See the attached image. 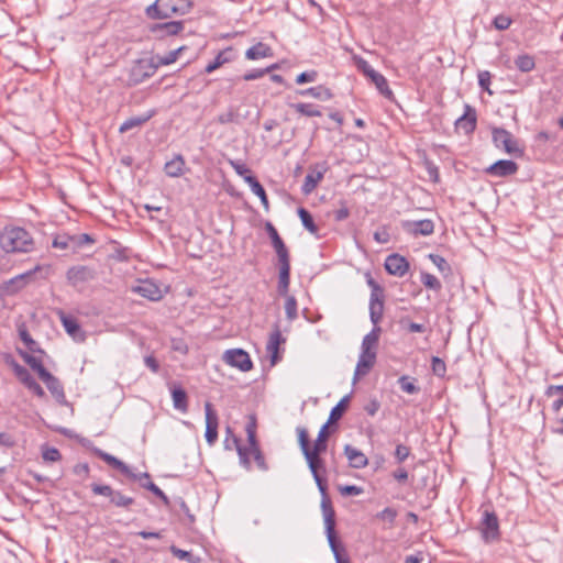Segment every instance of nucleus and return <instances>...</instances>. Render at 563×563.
Listing matches in <instances>:
<instances>
[{"label":"nucleus","instance_id":"9b49d317","mask_svg":"<svg viewBox=\"0 0 563 563\" xmlns=\"http://www.w3.org/2000/svg\"><path fill=\"white\" fill-rule=\"evenodd\" d=\"M95 453L98 457H100L107 464H109L110 466H112L115 470H119L122 474H124L129 478H132L134 481H141L142 478L150 479L148 473H143L139 476V475L134 474L133 472H131L129 466L125 463H123L121 460L117 459L115 456H113L100 449H96Z\"/></svg>","mask_w":563,"mask_h":563},{"label":"nucleus","instance_id":"f03ea898","mask_svg":"<svg viewBox=\"0 0 563 563\" xmlns=\"http://www.w3.org/2000/svg\"><path fill=\"white\" fill-rule=\"evenodd\" d=\"M321 453L309 452L308 455H303L309 470L312 474V477L318 486V489L321 494V510L323 518L334 516L335 511L333 509L331 499L327 493V483L323 478V474L327 472L324 461L321 459Z\"/></svg>","mask_w":563,"mask_h":563},{"label":"nucleus","instance_id":"de8ad7c7","mask_svg":"<svg viewBox=\"0 0 563 563\" xmlns=\"http://www.w3.org/2000/svg\"><path fill=\"white\" fill-rule=\"evenodd\" d=\"M515 65L520 71L529 73L534 68L536 63L531 55L522 54L515 59Z\"/></svg>","mask_w":563,"mask_h":563},{"label":"nucleus","instance_id":"338daca9","mask_svg":"<svg viewBox=\"0 0 563 563\" xmlns=\"http://www.w3.org/2000/svg\"><path fill=\"white\" fill-rule=\"evenodd\" d=\"M410 455V448L405 444L396 445L394 456L398 463H402Z\"/></svg>","mask_w":563,"mask_h":563},{"label":"nucleus","instance_id":"39448f33","mask_svg":"<svg viewBox=\"0 0 563 563\" xmlns=\"http://www.w3.org/2000/svg\"><path fill=\"white\" fill-rule=\"evenodd\" d=\"M93 495L103 496L108 498V507H117L129 510L134 505L135 499L131 496L122 494L120 490L114 489L107 484L92 483L90 485Z\"/></svg>","mask_w":563,"mask_h":563},{"label":"nucleus","instance_id":"cd10ccee","mask_svg":"<svg viewBox=\"0 0 563 563\" xmlns=\"http://www.w3.org/2000/svg\"><path fill=\"white\" fill-rule=\"evenodd\" d=\"M227 438L231 439L233 445L235 446L240 464L247 471L252 468L251 460L249 459V449L247 446L241 445L240 439L233 433L230 427L227 428Z\"/></svg>","mask_w":563,"mask_h":563},{"label":"nucleus","instance_id":"8fccbe9b","mask_svg":"<svg viewBox=\"0 0 563 563\" xmlns=\"http://www.w3.org/2000/svg\"><path fill=\"white\" fill-rule=\"evenodd\" d=\"M400 328L409 333H422L426 332L427 328L424 324L416 323L410 321L408 317H402L399 320Z\"/></svg>","mask_w":563,"mask_h":563},{"label":"nucleus","instance_id":"4468645a","mask_svg":"<svg viewBox=\"0 0 563 563\" xmlns=\"http://www.w3.org/2000/svg\"><path fill=\"white\" fill-rule=\"evenodd\" d=\"M481 526L485 541H493L499 538V522L495 512L485 510Z\"/></svg>","mask_w":563,"mask_h":563},{"label":"nucleus","instance_id":"6e6d98bb","mask_svg":"<svg viewBox=\"0 0 563 563\" xmlns=\"http://www.w3.org/2000/svg\"><path fill=\"white\" fill-rule=\"evenodd\" d=\"M52 245L53 247L55 249H60V250H69L71 251V239H70V234H67V233H62V234H57L53 242H52Z\"/></svg>","mask_w":563,"mask_h":563},{"label":"nucleus","instance_id":"f3484780","mask_svg":"<svg viewBox=\"0 0 563 563\" xmlns=\"http://www.w3.org/2000/svg\"><path fill=\"white\" fill-rule=\"evenodd\" d=\"M184 21H168L162 23H154L148 27L150 32L157 37L178 35L184 31Z\"/></svg>","mask_w":563,"mask_h":563},{"label":"nucleus","instance_id":"6ab92c4d","mask_svg":"<svg viewBox=\"0 0 563 563\" xmlns=\"http://www.w3.org/2000/svg\"><path fill=\"white\" fill-rule=\"evenodd\" d=\"M286 339L283 336L279 325L274 324L273 331L269 334L266 351L271 356V364L274 366L280 361L279 345L285 343Z\"/></svg>","mask_w":563,"mask_h":563},{"label":"nucleus","instance_id":"9d476101","mask_svg":"<svg viewBox=\"0 0 563 563\" xmlns=\"http://www.w3.org/2000/svg\"><path fill=\"white\" fill-rule=\"evenodd\" d=\"M223 360L232 367L242 372H249L253 367L252 360L247 352L242 349H232L224 352Z\"/></svg>","mask_w":563,"mask_h":563},{"label":"nucleus","instance_id":"3c124183","mask_svg":"<svg viewBox=\"0 0 563 563\" xmlns=\"http://www.w3.org/2000/svg\"><path fill=\"white\" fill-rule=\"evenodd\" d=\"M429 260L438 267V269L445 276L452 273L450 264L444 257L438 254H429Z\"/></svg>","mask_w":563,"mask_h":563},{"label":"nucleus","instance_id":"c9c22d12","mask_svg":"<svg viewBox=\"0 0 563 563\" xmlns=\"http://www.w3.org/2000/svg\"><path fill=\"white\" fill-rule=\"evenodd\" d=\"M231 53H232V48L229 47L224 51H221L212 62H210L206 68H205V71L207 74H211L212 71H214L216 69H218L219 67H221L223 64L225 63H229L231 59H232V56H231Z\"/></svg>","mask_w":563,"mask_h":563},{"label":"nucleus","instance_id":"69168bd1","mask_svg":"<svg viewBox=\"0 0 563 563\" xmlns=\"http://www.w3.org/2000/svg\"><path fill=\"white\" fill-rule=\"evenodd\" d=\"M492 79V74L488 70H483L478 73V85L479 87L487 91L489 95H493V91L489 89Z\"/></svg>","mask_w":563,"mask_h":563},{"label":"nucleus","instance_id":"c03bdc74","mask_svg":"<svg viewBox=\"0 0 563 563\" xmlns=\"http://www.w3.org/2000/svg\"><path fill=\"white\" fill-rule=\"evenodd\" d=\"M290 107L299 114L306 117H320L322 114L321 111L312 103L299 102L292 103Z\"/></svg>","mask_w":563,"mask_h":563},{"label":"nucleus","instance_id":"4be33fe9","mask_svg":"<svg viewBox=\"0 0 563 563\" xmlns=\"http://www.w3.org/2000/svg\"><path fill=\"white\" fill-rule=\"evenodd\" d=\"M38 271H41V266H35L33 269H30L5 282L3 285L4 292L7 295L16 294L19 290H21L27 285L33 275Z\"/></svg>","mask_w":563,"mask_h":563},{"label":"nucleus","instance_id":"c85d7f7f","mask_svg":"<svg viewBox=\"0 0 563 563\" xmlns=\"http://www.w3.org/2000/svg\"><path fill=\"white\" fill-rule=\"evenodd\" d=\"M384 312V297H376V294H371L369 298V318L374 327H379L378 323L383 318Z\"/></svg>","mask_w":563,"mask_h":563},{"label":"nucleus","instance_id":"0eeeda50","mask_svg":"<svg viewBox=\"0 0 563 563\" xmlns=\"http://www.w3.org/2000/svg\"><path fill=\"white\" fill-rule=\"evenodd\" d=\"M256 417L254 415L249 416L247 423L245 426V432L247 434V442H249V456L252 454L254 456V460L257 464V467L261 471H267L268 466L265 462V457L260 449L257 439H256Z\"/></svg>","mask_w":563,"mask_h":563},{"label":"nucleus","instance_id":"ddd939ff","mask_svg":"<svg viewBox=\"0 0 563 563\" xmlns=\"http://www.w3.org/2000/svg\"><path fill=\"white\" fill-rule=\"evenodd\" d=\"M206 433L205 438L209 445L214 444L218 439L219 417L211 402L205 404Z\"/></svg>","mask_w":563,"mask_h":563},{"label":"nucleus","instance_id":"052dcab7","mask_svg":"<svg viewBox=\"0 0 563 563\" xmlns=\"http://www.w3.org/2000/svg\"><path fill=\"white\" fill-rule=\"evenodd\" d=\"M298 432V442L303 455H308L311 452V448L309 444L308 432L305 428H297Z\"/></svg>","mask_w":563,"mask_h":563},{"label":"nucleus","instance_id":"72a5a7b5","mask_svg":"<svg viewBox=\"0 0 563 563\" xmlns=\"http://www.w3.org/2000/svg\"><path fill=\"white\" fill-rule=\"evenodd\" d=\"M380 332H382L380 327H374L372 329V331L363 338L361 351L376 352Z\"/></svg>","mask_w":563,"mask_h":563},{"label":"nucleus","instance_id":"0e129e2a","mask_svg":"<svg viewBox=\"0 0 563 563\" xmlns=\"http://www.w3.org/2000/svg\"><path fill=\"white\" fill-rule=\"evenodd\" d=\"M142 487L152 492L155 496H157L166 506L169 505V498L165 495V493L153 482L142 483Z\"/></svg>","mask_w":563,"mask_h":563},{"label":"nucleus","instance_id":"f257e3e1","mask_svg":"<svg viewBox=\"0 0 563 563\" xmlns=\"http://www.w3.org/2000/svg\"><path fill=\"white\" fill-rule=\"evenodd\" d=\"M265 230L272 241V245L277 254L278 258V285L277 290L279 295H286L290 284V256L286 244L278 234L276 228L271 223L266 222Z\"/></svg>","mask_w":563,"mask_h":563},{"label":"nucleus","instance_id":"864d4df0","mask_svg":"<svg viewBox=\"0 0 563 563\" xmlns=\"http://www.w3.org/2000/svg\"><path fill=\"white\" fill-rule=\"evenodd\" d=\"M399 387L402 391L407 394H417L420 388L415 384V379H410L408 376L402 375L398 378Z\"/></svg>","mask_w":563,"mask_h":563},{"label":"nucleus","instance_id":"4c0bfd02","mask_svg":"<svg viewBox=\"0 0 563 563\" xmlns=\"http://www.w3.org/2000/svg\"><path fill=\"white\" fill-rule=\"evenodd\" d=\"M245 183L249 184L252 192L256 195L265 209H268V198L264 187L260 184L256 177L245 178Z\"/></svg>","mask_w":563,"mask_h":563},{"label":"nucleus","instance_id":"e2e57ef3","mask_svg":"<svg viewBox=\"0 0 563 563\" xmlns=\"http://www.w3.org/2000/svg\"><path fill=\"white\" fill-rule=\"evenodd\" d=\"M431 368L433 374L437 375L438 377H444L446 373V365L444 361L438 356H432Z\"/></svg>","mask_w":563,"mask_h":563},{"label":"nucleus","instance_id":"423d86ee","mask_svg":"<svg viewBox=\"0 0 563 563\" xmlns=\"http://www.w3.org/2000/svg\"><path fill=\"white\" fill-rule=\"evenodd\" d=\"M493 143L497 148L504 150L507 154L515 157L525 155V146L509 131L503 128L492 130Z\"/></svg>","mask_w":563,"mask_h":563},{"label":"nucleus","instance_id":"dca6fc26","mask_svg":"<svg viewBox=\"0 0 563 563\" xmlns=\"http://www.w3.org/2000/svg\"><path fill=\"white\" fill-rule=\"evenodd\" d=\"M519 169L517 163L510 159H499L485 168V173L493 177H508L515 175Z\"/></svg>","mask_w":563,"mask_h":563},{"label":"nucleus","instance_id":"a878e982","mask_svg":"<svg viewBox=\"0 0 563 563\" xmlns=\"http://www.w3.org/2000/svg\"><path fill=\"white\" fill-rule=\"evenodd\" d=\"M344 454L353 468H364L368 464L366 455L351 444L344 446Z\"/></svg>","mask_w":563,"mask_h":563},{"label":"nucleus","instance_id":"412c9836","mask_svg":"<svg viewBox=\"0 0 563 563\" xmlns=\"http://www.w3.org/2000/svg\"><path fill=\"white\" fill-rule=\"evenodd\" d=\"M385 269L388 274L402 277L409 271V262L402 255L397 253L390 254L385 260Z\"/></svg>","mask_w":563,"mask_h":563},{"label":"nucleus","instance_id":"4d7b16f0","mask_svg":"<svg viewBox=\"0 0 563 563\" xmlns=\"http://www.w3.org/2000/svg\"><path fill=\"white\" fill-rule=\"evenodd\" d=\"M229 164L230 166L234 169V172L241 176L244 180L245 178L247 177H254L252 175V172L251 169L246 166V164H244L243 162L241 161H235V159H229Z\"/></svg>","mask_w":563,"mask_h":563},{"label":"nucleus","instance_id":"2f4dec72","mask_svg":"<svg viewBox=\"0 0 563 563\" xmlns=\"http://www.w3.org/2000/svg\"><path fill=\"white\" fill-rule=\"evenodd\" d=\"M368 79L372 81V84L375 85V87L377 88V90L379 91V93L382 96H384L385 98H387L388 100H391L394 99V92L393 90L389 88L388 86V81L386 79V77L384 75H382L378 71H374L369 77Z\"/></svg>","mask_w":563,"mask_h":563},{"label":"nucleus","instance_id":"e433bc0d","mask_svg":"<svg viewBox=\"0 0 563 563\" xmlns=\"http://www.w3.org/2000/svg\"><path fill=\"white\" fill-rule=\"evenodd\" d=\"M19 355L23 358V361L37 373L38 377L41 378L43 375H45L48 371L43 366V363L40 358L19 350Z\"/></svg>","mask_w":563,"mask_h":563},{"label":"nucleus","instance_id":"1a4fd4ad","mask_svg":"<svg viewBox=\"0 0 563 563\" xmlns=\"http://www.w3.org/2000/svg\"><path fill=\"white\" fill-rule=\"evenodd\" d=\"M97 271L88 265H75L67 269L66 279L75 288L96 279Z\"/></svg>","mask_w":563,"mask_h":563},{"label":"nucleus","instance_id":"37998d69","mask_svg":"<svg viewBox=\"0 0 563 563\" xmlns=\"http://www.w3.org/2000/svg\"><path fill=\"white\" fill-rule=\"evenodd\" d=\"M297 212L305 229L308 230L311 234H317L319 229L316 225L311 213L302 207H300Z\"/></svg>","mask_w":563,"mask_h":563},{"label":"nucleus","instance_id":"ea45409f","mask_svg":"<svg viewBox=\"0 0 563 563\" xmlns=\"http://www.w3.org/2000/svg\"><path fill=\"white\" fill-rule=\"evenodd\" d=\"M299 93L301 96H311L316 99H321V100H330L333 97L331 90L321 85L316 86V87H310L305 90H300Z\"/></svg>","mask_w":563,"mask_h":563},{"label":"nucleus","instance_id":"680f3d73","mask_svg":"<svg viewBox=\"0 0 563 563\" xmlns=\"http://www.w3.org/2000/svg\"><path fill=\"white\" fill-rule=\"evenodd\" d=\"M512 20L510 16L505 14H498L493 20V25L498 31H506L511 25Z\"/></svg>","mask_w":563,"mask_h":563},{"label":"nucleus","instance_id":"09e8293b","mask_svg":"<svg viewBox=\"0 0 563 563\" xmlns=\"http://www.w3.org/2000/svg\"><path fill=\"white\" fill-rule=\"evenodd\" d=\"M12 368L15 376L25 387H27L35 379L24 366L16 362H13Z\"/></svg>","mask_w":563,"mask_h":563},{"label":"nucleus","instance_id":"a19ab883","mask_svg":"<svg viewBox=\"0 0 563 563\" xmlns=\"http://www.w3.org/2000/svg\"><path fill=\"white\" fill-rule=\"evenodd\" d=\"M350 402V395L344 396L330 411L328 423H333L340 420L345 412Z\"/></svg>","mask_w":563,"mask_h":563},{"label":"nucleus","instance_id":"774afa93","mask_svg":"<svg viewBox=\"0 0 563 563\" xmlns=\"http://www.w3.org/2000/svg\"><path fill=\"white\" fill-rule=\"evenodd\" d=\"M42 457L47 462H57L62 459V454L56 448H46L42 452Z\"/></svg>","mask_w":563,"mask_h":563},{"label":"nucleus","instance_id":"bf43d9fd","mask_svg":"<svg viewBox=\"0 0 563 563\" xmlns=\"http://www.w3.org/2000/svg\"><path fill=\"white\" fill-rule=\"evenodd\" d=\"M353 62L356 68L367 78L375 71V69L358 55L353 56Z\"/></svg>","mask_w":563,"mask_h":563},{"label":"nucleus","instance_id":"bb28decb","mask_svg":"<svg viewBox=\"0 0 563 563\" xmlns=\"http://www.w3.org/2000/svg\"><path fill=\"white\" fill-rule=\"evenodd\" d=\"M170 393H172V399L174 408L177 409L180 412H187L188 411V396L186 390L176 383H173L170 385Z\"/></svg>","mask_w":563,"mask_h":563},{"label":"nucleus","instance_id":"c756f323","mask_svg":"<svg viewBox=\"0 0 563 563\" xmlns=\"http://www.w3.org/2000/svg\"><path fill=\"white\" fill-rule=\"evenodd\" d=\"M274 53L272 47L263 42L256 43L245 52V57L250 60L272 57Z\"/></svg>","mask_w":563,"mask_h":563},{"label":"nucleus","instance_id":"b1692460","mask_svg":"<svg viewBox=\"0 0 563 563\" xmlns=\"http://www.w3.org/2000/svg\"><path fill=\"white\" fill-rule=\"evenodd\" d=\"M60 321L64 325L65 331L77 342H84L86 339L85 332L81 330L77 319L67 316L65 312H59Z\"/></svg>","mask_w":563,"mask_h":563},{"label":"nucleus","instance_id":"7ed1b4c3","mask_svg":"<svg viewBox=\"0 0 563 563\" xmlns=\"http://www.w3.org/2000/svg\"><path fill=\"white\" fill-rule=\"evenodd\" d=\"M0 247L5 253H27L34 247L31 234L20 227H7L0 232Z\"/></svg>","mask_w":563,"mask_h":563},{"label":"nucleus","instance_id":"a211bd4d","mask_svg":"<svg viewBox=\"0 0 563 563\" xmlns=\"http://www.w3.org/2000/svg\"><path fill=\"white\" fill-rule=\"evenodd\" d=\"M402 229L405 232L412 236L423 235L428 236L431 235L434 231V223L430 219H423V220H417V221H402L401 223Z\"/></svg>","mask_w":563,"mask_h":563},{"label":"nucleus","instance_id":"473e14b6","mask_svg":"<svg viewBox=\"0 0 563 563\" xmlns=\"http://www.w3.org/2000/svg\"><path fill=\"white\" fill-rule=\"evenodd\" d=\"M185 164L183 155L178 154L165 163L164 172L169 177H180L184 174Z\"/></svg>","mask_w":563,"mask_h":563},{"label":"nucleus","instance_id":"f704fd0d","mask_svg":"<svg viewBox=\"0 0 563 563\" xmlns=\"http://www.w3.org/2000/svg\"><path fill=\"white\" fill-rule=\"evenodd\" d=\"M323 173L322 172H312L306 175L301 191L303 195H310L318 186V184L322 180Z\"/></svg>","mask_w":563,"mask_h":563},{"label":"nucleus","instance_id":"5701e85b","mask_svg":"<svg viewBox=\"0 0 563 563\" xmlns=\"http://www.w3.org/2000/svg\"><path fill=\"white\" fill-rule=\"evenodd\" d=\"M377 352L361 351L358 361L355 367L353 382H357L361 377L367 375L376 362Z\"/></svg>","mask_w":563,"mask_h":563},{"label":"nucleus","instance_id":"aec40b11","mask_svg":"<svg viewBox=\"0 0 563 563\" xmlns=\"http://www.w3.org/2000/svg\"><path fill=\"white\" fill-rule=\"evenodd\" d=\"M131 290L151 301H158L163 298L158 285L150 279L141 280L137 285L132 286Z\"/></svg>","mask_w":563,"mask_h":563},{"label":"nucleus","instance_id":"2eb2a0df","mask_svg":"<svg viewBox=\"0 0 563 563\" xmlns=\"http://www.w3.org/2000/svg\"><path fill=\"white\" fill-rule=\"evenodd\" d=\"M454 125L456 130L463 131L466 135L473 133L477 125V113L475 108L470 104H465L464 113L455 120Z\"/></svg>","mask_w":563,"mask_h":563},{"label":"nucleus","instance_id":"20e7f679","mask_svg":"<svg viewBox=\"0 0 563 563\" xmlns=\"http://www.w3.org/2000/svg\"><path fill=\"white\" fill-rule=\"evenodd\" d=\"M192 8V0H155L146 7L145 14L151 20H166L174 15H185Z\"/></svg>","mask_w":563,"mask_h":563},{"label":"nucleus","instance_id":"5fc2aeb1","mask_svg":"<svg viewBox=\"0 0 563 563\" xmlns=\"http://www.w3.org/2000/svg\"><path fill=\"white\" fill-rule=\"evenodd\" d=\"M169 551L172 554L178 559L186 560L189 563H199L200 559L198 556H195L191 552L181 550L177 548L176 545H172L169 548Z\"/></svg>","mask_w":563,"mask_h":563},{"label":"nucleus","instance_id":"f8f14e48","mask_svg":"<svg viewBox=\"0 0 563 563\" xmlns=\"http://www.w3.org/2000/svg\"><path fill=\"white\" fill-rule=\"evenodd\" d=\"M325 534L329 542V547L334 555L336 563H350L349 558H343L339 548L338 538L335 534V515L323 518Z\"/></svg>","mask_w":563,"mask_h":563},{"label":"nucleus","instance_id":"a18cd8bd","mask_svg":"<svg viewBox=\"0 0 563 563\" xmlns=\"http://www.w3.org/2000/svg\"><path fill=\"white\" fill-rule=\"evenodd\" d=\"M71 239V252H77L86 244H93L95 239L88 233L70 235Z\"/></svg>","mask_w":563,"mask_h":563},{"label":"nucleus","instance_id":"393cba45","mask_svg":"<svg viewBox=\"0 0 563 563\" xmlns=\"http://www.w3.org/2000/svg\"><path fill=\"white\" fill-rule=\"evenodd\" d=\"M41 379L45 383L47 389L58 404H66L64 387L57 377L47 372L45 375L41 377Z\"/></svg>","mask_w":563,"mask_h":563},{"label":"nucleus","instance_id":"58836bf2","mask_svg":"<svg viewBox=\"0 0 563 563\" xmlns=\"http://www.w3.org/2000/svg\"><path fill=\"white\" fill-rule=\"evenodd\" d=\"M19 336L26 345L27 350H30L33 353H41L44 354L45 352L38 346L37 342L32 339L31 334L29 333L26 327L24 324H21L18 328Z\"/></svg>","mask_w":563,"mask_h":563},{"label":"nucleus","instance_id":"603ef678","mask_svg":"<svg viewBox=\"0 0 563 563\" xmlns=\"http://www.w3.org/2000/svg\"><path fill=\"white\" fill-rule=\"evenodd\" d=\"M421 283L423 284L424 287L432 289L434 291H439L442 288L441 282L430 273H421Z\"/></svg>","mask_w":563,"mask_h":563},{"label":"nucleus","instance_id":"13d9d810","mask_svg":"<svg viewBox=\"0 0 563 563\" xmlns=\"http://www.w3.org/2000/svg\"><path fill=\"white\" fill-rule=\"evenodd\" d=\"M217 122L220 124L240 123L239 114L233 108H229L228 111L218 115Z\"/></svg>","mask_w":563,"mask_h":563},{"label":"nucleus","instance_id":"6e6552de","mask_svg":"<svg viewBox=\"0 0 563 563\" xmlns=\"http://www.w3.org/2000/svg\"><path fill=\"white\" fill-rule=\"evenodd\" d=\"M158 67V64H155L153 59L142 58L137 59L131 67L129 71V82L130 85H139L146 80L147 78L154 76Z\"/></svg>","mask_w":563,"mask_h":563},{"label":"nucleus","instance_id":"79ce46f5","mask_svg":"<svg viewBox=\"0 0 563 563\" xmlns=\"http://www.w3.org/2000/svg\"><path fill=\"white\" fill-rule=\"evenodd\" d=\"M329 424L330 423H324L321 429L319 430V433H318V437H317V440L314 441V445L313 448L311 449V452H314V453H323L325 450H327V441H328V438L330 435L329 433Z\"/></svg>","mask_w":563,"mask_h":563},{"label":"nucleus","instance_id":"7c9ffc66","mask_svg":"<svg viewBox=\"0 0 563 563\" xmlns=\"http://www.w3.org/2000/svg\"><path fill=\"white\" fill-rule=\"evenodd\" d=\"M155 114L154 110L148 111L147 113L139 117H131L126 119L119 128L120 133H125L132 129L140 128L145 124L147 121L152 119Z\"/></svg>","mask_w":563,"mask_h":563},{"label":"nucleus","instance_id":"49530a36","mask_svg":"<svg viewBox=\"0 0 563 563\" xmlns=\"http://www.w3.org/2000/svg\"><path fill=\"white\" fill-rule=\"evenodd\" d=\"M283 296L286 297L285 306H284L285 312H286V317L291 322L295 319H297V317H298L297 300H296V298L294 296H289L288 292L286 295H283Z\"/></svg>","mask_w":563,"mask_h":563}]
</instances>
